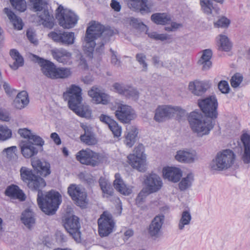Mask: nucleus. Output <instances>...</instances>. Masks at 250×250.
I'll list each match as a JSON object with an SVG mask.
<instances>
[{
    "mask_svg": "<svg viewBox=\"0 0 250 250\" xmlns=\"http://www.w3.org/2000/svg\"><path fill=\"white\" fill-rule=\"evenodd\" d=\"M198 105L205 114L199 111H192L188 117V120L192 131L198 137L208 135L215 125V119L218 113V102L214 96L198 101Z\"/></svg>",
    "mask_w": 250,
    "mask_h": 250,
    "instance_id": "f257e3e1",
    "label": "nucleus"
},
{
    "mask_svg": "<svg viewBox=\"0 0 250 250\" xmlns=\"http://www.w3.org/2000/svg\"><path fill=\"white\" fill-rule=\"evenodd\" d=\"M113 31L105 28L104 26L96 21L91 22L87 27L83 45L84 53L90 58L93 57L94 48L97 45L96 52L100 53L104 50V45Z\"/></svg>",
    "mask_w": 250,
    "mask_h": 250,
    "instance_id": "f03ea898",
    "label": "nucleus"
},
{
    "mask_svg": "<svg viewBox=\"0 0 250 250\" xmlns=\"http://www.w3.org/2000/svg\"><path fill=\"white\" fill-rule=\"evenodd\" d=\"M28 187L32 190H38L37 201L40 208L45 214L50 215L55 213L61 203V196L58 192L51 190L43 198V194L40 188L46 186V183L42 178L35 176L28 182Z\"/></svg>",
    "mask_w": 250,
    "mask_h": 250,
    "instance_id": "7ed1b4c3",
    "label": "nucleus"
},
{
    "mask_svg": "<svg viewBox=\"0 0 250 250\" xmlns=\"http://www.w3.org/2000/svg\"><path fill=\"white\" fill-rule=\"evenodd\" d=\"M236 154L230 149H226L217 153L209 164L211 170L223 171L231 167L234 164Z\"/></svg>",
    "mask_w": 250,
    "mask_h": 250,
    "instance_id": "20e7f679",
    "label": "nucleus"
},
{
    "mask_svg": "<svg viewBox=\"0 0 250 250\" xmlns=\"http://www.w3.org/2000/svg\"><path fill=\"white\" fill-rule=\"evenodd\" d=\"M63 98L68 101L69 108L81 117H84L85 111L81 107L82 101V89L76 85H71L63 93Z\"/></svg>",
    "mask_w": 250,
    "mask_h": 250,
    "instance_id": "39448f33",
    "label": "nucleus"
},
{
    "mask_svg": "<svg viewBox=\"0 0 250 250\" xmlns=\"http://www.w3.org/2000/svg\"><path fill=\"white\" fill-rule=\"evenodd\" d=\"M185 110L178 106L162 104L157 106L155 110L154 120L158 123H163L176 116H182Z\"/></svg>",
    "mask_w": 250,
    "mask_h": 250,
    "instance_id": "423d86ee",
    "label": "nucleus"
},
{
    "mask_svg": "<svg viewBox=\"0 0 250 250\" xmlns=\"http://www.w3.org/2000/svg\"><path fill=\"white\" fill-rule=\"evenodd\" d=\"M32 8L35 11H38L39 22L44 27L51 29L54 25V19L47 9L45 0H30Z\"/></svg>",
    "mask_w": 250,
    "mask_h": 250,
    "instance_id": "0eeeda50",
    "label": "nucleus"
},
{
    "mask_svg": "<svg viewBox=\"0 0 250 250\" xmlns=\"http://www.w3.org/2000/svg\"><path fill=\"white\" fill-rule=\"evenodd\" d=\"M56 16L60 26L66 29L74 27L79 19L74 12L69 9L63 8L61 5L57 8Z\"/></svg>",
    "mask_w": 250,
    "mask_h": 250,
    "instance_id": "6e6552de",
    "label": "nucleus"
},
{
    "mask_svg": "<svg viewBox=\"0 0 250 250\" xmlns=\"http://www.w3.org/2000/svg\"><path fill=\"white\" fill-rule=\"evenodd\" d=\"M144 151V146L139 144L134 148L133 153L127 156L129 164L139 171H144L146 169V160Z\"/></svg>",
    "mask_w": 250,
    "mask_h": 250,
    "instance_id": "1a4fd4ad",
    "label": "nucleus"
},
{
    "mask_svg": "<svg viewBox=\"0 0 250 250\" xmlns=\"http://www.w3.org/2000/svg\"><path fill=\"white\" fill-rule=\"evenodd\" d=\"M98 231L101 237L108 236L113 231L115 223L112 215L107 212H104L98 220Z\"/></svg>",
    "mask_w": 250,
    "mask_h": 250,
    "instance_id": "9d476101",
    "label": "nucleus"
},
{
    "mask_svg": "<svg viewBox=\"0 0 250 250\" xmlns=\"http://www.w3.org/2000/svg\"><path fill=\"white\" fill-rule=\"evenodd\" d=\"M76 158L81 164L92 166L98 165L102 160L100 154L89 149L79 151L76 154Z\"/></svg>",
    "mask_w": 250,
    "mask_h": 250,
    "instance_id": "9b49d317",
    "label": "nucleus"
},
{
    "mask_svg": "<svg viewBox=\"0 0 250 250\" xmlns=\"http://www.w3.org/2000/svg\"><path fill=\"white\" fill-rule=\"evenodd\" d=\"M115 114L116 118L123 123H128L136 117L135 111L131 106L122 103L116 104Z\"/></svg>",
    "mask_w": 250,
    "mask_h": 250,
    "instance_id": "f8f14e48",
    "label": "nucleus"
},
{
    "mask_svg": "<svg viewBox=\"0 0 250 250\" xmlns=\"http://www.w3.org/2000/svg\"><path fill=\"white\" fill-rule=\"evenodd\" d=\"M68 193L76 204L83 208L86 203V193L83 188L75 184H71L68 188Z\"/></svg>",
    "mask_w": 250,
    "mask_h": 250,
    "instance_id": "ddd939ff",
    "label": "nucleus"
},
{
    "mask_svg": "<svg viewBox=\"0 0 250 250\" xmlns=\"http://www.w3.org/2000/svg\"><path fill=\"white\" fill-rule=\"evenodd\" d=\"M145 189L147 193H153L159 191L163 186L161 178L157 174L151 173L146 176L144 180Z\"/></svg>",
    "mask_w": 250,
    "mask_h": 250,
    "instance_id": "4468645a",
    "label": "nucleus"
},
{
    "mask_svg": "<svg viewBox=\"0 0 250 250\" xmlns=\"http://www.w3.org/2000/svg\"><path fill=\"white\" fill-rule=\"evenodd\" d=\"M64 227L76 242L81 241L80 224L78 217L72 216L66 218L64 223Z\"/></svg>",
    "mask_w": 250,
    "mask_h": 250,
    "instance_id": "2eb2a0df",
    "label": "nucleus"
},
{
    "mask_svg": "<svg viewBox=\"0 0 250 250\" xmlns=\"http://www.w3.org/2000/svg\"><path fill=\"white\" fill-rule=\"evenodd\" d=\"M88 96L91 98L92 102L96 104H107L110 101V96L104 92L98 86H93L88 91Z\"/></svg>",
    "mask_w": 250,
    "mask_h": 250,
    "instance_id": "dca6fc26",
    "label": "nucleus"
},
{
    "mask_svg": "<svg viewBox=\"0 0 250 250\" xmlns=\"http://www.w3.org/2000/svg\"><path fill=\"white\" fill-rule=\"evenodd\" d=\"M164 216H156L150 223L148 233L150 236L154 239L160 237L162 235V227L164 223Z\"/></svg>",
    "mask_w": 250,
    "mask_h": 250,
    "instance_id": "f3484780",
    "label": "nucleus"
},
{
    "mask_svg": "<svg viewBox=\"0 0 250 250\" xmlns=\"http://www.w3.org/2000/svg\"><path fill=\"white\" fill-rule=\"evenodd\" d=\"M196 152L193 150L182 149L176 152L175 155L176 160L181 163H193L198 160Z\"/></svg>",
    "mask_w": 250,
    "mask_h": 250,
    "instance_id": "a211bd4d",
    "label": "nucleus"
},
{
    "mask_svg": "<svg viewBox=\"0 0 250 250\" xmlns=\"http://www.w3.org/2000/svg\"><path fill=\"white\" fill-rule=\"evenodd\" d=\"M210 86L209 81L195 80L189 82L188 90L194 95L199 96L205 93Z\"/></svg>",
    "mask_w": 250,
    "mask_h": 250,
    "instance_id": "6ab92c4d",
    "label": "nucleus"
},
{
    "mask_svg": "<svg viewBox=\"0 0 250 250\" xmlns=\"http://www.w3.org/2000/svg\"><path fill=\"white\" fill-rule=\"evenodd\" d=\"M163 176L165 179L173 183L179 182L182 176V171L178 167H167L163 168Z\"/></svg>",
    "mask_w": 250,
    "mask_h": 250,
    "instance_id": "aec40b11",
    "label": "nucleus"
},
{
    "mask_svg": "<svg viewBox=\"0 0 250 250\" xmlns=\"http://www.w3.org/2000/svg\"><path fill=\"white\" fill-rule=\"evenodd\" d=\"M34 57L37 58V62L42 67V71L43 74L48 78L55 79L57 67L52 62L44 60L41 58L34 56Z\"/></svg>",
    "mask_w": 250,
    "mask_h": 250,
    "instance_id": "412c9836",
    "label": "nucleus"
},
{
    "mask_svg": "<svg viewBox=\"0 0 250 250\" xmlns=\"http://www.w3.org/2000/svg\"><path fill=\"white\" fill-rule=\"evenodd\" d=\"M128 7L141 14H145L151 12L150 6L145 0H126Z\"/></svg>",
    "mask_w": 250,
    "mask_h": 250,
    "instance_id": "4be33fe9",
    "label": "nucleus"
},
{
    "mask_svg": "<svg viewBox=\"0 0 250 250\" xmlns=\"http://www.w3.org/2000/svg\"><path fill=\"white\" fill-rule=\"evenodd\" d=\"M51 54L57 62L67 64L69 63L72 58L70 52L63 48H55L51 50Z\"/></svg>",
    "mask_w": 250,
    "mask_h": 250,
    "instance_id": "5701e85b",
    "label": "nucleus"
},
{
    "mask_svg": "<svg viewBox=\"0 0 250 250\" xmlns=\"http://www.w3.org/2000/svg\"><path fill=\"white\" fill-rule=\"evenodd\" d=\"M115 178L113 184L115 188L124 195H130L132 192V187L126 185L119 173L115 175Z\"/></svg>",
    "mask_w": 250,
    "mask_h": 250,
    "instance_id": "b1692460",
    "label": "nucleus"
},
{
    "mask_svg": "<svg viewBox=\"0 0 250 250\" xmlns=\"http://www.w3.org/2000/svg\"><path fill=\"white\" fill-rule=\"evenodd\" d=\"M31 164L34 169L42 176H46L50 173V164L45 161L34 158L32 159Z\"/></svg>",
    "mask_w": 250,
    "mask_h": 250,
    "instance_id": "393cba45",
    "label": "nucleus"
},
{
    "mask_svg": "<svg viewBox=\"0 0 250 250\" xmlns=\"http://www.w3.org/2000/svg\"><path fill=\"white\" fill-rule=\"evenodd\" d=\"M138 134V130L135 126L128 125L126 128L124 140L125 144L128 147H131L135 143Z\"/></svg>",
    "mask_w": 250,
    "mask_h": 250,
    "instance_id": "a878e982",
    "label": "nucleus"
},
{
    "mask_svg": "<svg viewBox=\"0 0 250 250\" xmlns=\"http://www.w3.org/2000/svg\"><path fill=\"white\" fill-rule=\"evenodd\" d=\"M20 147L22 155L26 158H29L38 153V149L34 144L29 141H23L21 143Z\"/></svg>",
    "mask_w": 250,
    "mask_h": 250,
    "instance_id": "bb28decb",
    "label": "nucleus"
},
{
    "mask_svg": "<svg viewBox=\"0 0 250 250\" xmlns=\"http://www.w3.org/2000/svg\"><path fill=\"white\" fill-rule=\"evenodd\" d=\"M5 194L12 199H18L20 201H24L26 198L22 190L18 186L14 185L8 186L5 190Z\"/></svg>",
    "mask_w": 250,
    "mask_h": 250,
    "instance_id": "cd10ccee",
    "label": "nucleus"
},
{
    "mask_svg": "<svg viewBox=\"0 0 250 250\" xmlns=\"http://www.w3.org/2000/svg\"><path fill=\"white\" fill-rule=\"evenodd\" d=\"M212 56V52L211 49H207L202 51V55L197 63L198 65L202 66L203 70H207L211 67Z\"/></svg>",
    "mask_w": 250,
    "mask_h": 250,
    "instance_id": "c85d7f7f",
    "label": "nucleus"
},
{
    "mask_svg": "<svg viewBox=\"0 0 250 250\" xmlns=\"http://www.w3.org/2000/svg\"><path fill=\"white\" fill-rule=\"evenodd\" d=\"M241 140L243 144L244 150L242 155V160L245 164L250 163V135L245 133L241 136Z\"/></svg>",
    "mask_w": 250,
    "mask_h": 250,
    "instance_id": "c756f323",
    "label": "nucleus"
},
{
    "mask_svg": "<svg viewBox=\"0 0 250 250\" xmlns=\"http://www.w3.org/2000/svg\"><path fill=\"white\" fill-rule=\"evenodd\" d=\"M28 94L25 91L19 93L13 101V106L18 109L24 108L29 104Z\"/></svg>",
    "mask_w": 250,
    "mask_h": 250,
    "instance_id": "7c9ffc66",
    "label": "nucleus"
},
{
    "mask_svg": "<svg viewBox=\"0 0 250 250\" xmlns=\"http://www.w3.org/2000/svg\"><path fill=\"white\" fill-rule=\"evenodd\" d=\"M216 40L218 50L228 52L231 49L232 44L227 36L220 34L216 37Z\"/></svg>",
    "mask_w": 250,
    "mask_h": 250,
    "instance_id": "2f4dec72",
    "label": "nucleus"
},
{
    "mask_svg": "<svg viewBox=\"0 0 250 250\" xmlns=\"http://www.w3.org/2000/svg\"><path fill=\"white\" fill-rule=\"evenodd\" d=\"M82 128L84 130V133L80 137L81 141L88 145H95L97 143L91 128L85 125H83Z\"/></svg>",
    "mask_w": 250,
    "mask_h": 250,
    "instance_id": "473e14b6",
    "label": "nucleus"
},
{
    "mask_svg": "<svg viewBox=\"0 0 250 250\" xmlns=\"http://www.w3.org/2000/svg\"><path fill=\"white\" fill-rule=\"evenodd\" d=\"M191 219V214L189 209H186L183 211L178 222V229L180 230H184L186 227L190 225Z\"/></svg>",
    "mask_w": 250,
    "mask_h": 250,
    "instance_id": "72a5a7b5",
    "label": "nucleus"
},
{
    "mask_svg": "<svg viewBox=\"0 0 250 250\" xmlns=\"http://www.w3.org/2000/svg\"><path fill=\"white\" fill-rule=\"evenodd\" d=\"M4 11L12 23L14 28L19 30L22 29L23 24L21 19L17 16L10 9L5 8Z\"/></svg>",
    "mask_w": 250,
    "mask_h": 250,
    "instance_id": "f704fd0d",
    "label": "nucleus"
},
{
    "mask_svg": "<svg viewBox=\"0 0 250 250\" xmlns=\"http://www.w3.org/2000/svg\"><path fill=\"white\" fill-rule=\"evenodd\" d=\"M10 55L14 60L13 64H10V67L13 70L17 69L19 67L23 64V59L16 49H13L10 51Z\"/></svg>",
    "mask_w": 250,
    "mask_h": 250,
    "instance_id": "c9c22d12",
    "label": "nucleus"
},
{
    "mask_svg": "<svg viewBox=\"0 0 250 250\" xmlns=\"http://www.w3.org/2000/svg\"><path fill=\"white\" fill-rule=\"evenodd\" d=\"M21 220L25 226L30 229L35 223L33 212L29 209L25 210L21 214Z\"/></svg>",
    "mask_w": 250,
    "mask_h": 250,
    "instance_id": "e433bc0d",
    "label": "nucleus"
},
{
    "mask_svg": "<svg viewBox=\"0 0 250 250\" xmlns=\"http://www.w3.org/2000/svg\"><path fill=\"white\" fill-rule=\"evenodd\" d=\"M99 184L104 197L108 198L112 195L113 189L111 187L110 183L107 180L101 177L99 180Z\"/></svg>",
    "mask_w": 250,
    "mask_h": 250,
    "instance_id": "4c0bfd02",
    "label": "nucleus"
},
{
    "mask_svg": "<svg viewBox=\"0 0 250 250\" xmlns=\"http://www.w3.org/2000/svg\"><path fill=\"white\" fill-rule=\"evenodd\" d=\"M194 181V176L192 173H188L186 176L183 177L180 181L178 186L181 191H185L192 185Z\"/></svg>",
    "mask_w": 250,
    "mask_h": 250,
    "instance_id": "58836bf2",
    "label": "nucleus"
},
{
    "mask_svg": "<svg viewBox=\"0 0 250 250\" xmlns=\"http://www.w3.org/2000/svg\"><path fill=\"white\" fill-rule=\"evenodd\" d=\"M151 20L157 24L165 25L170 23V16L166 13H155L151 17Z\"/></svg>",
    "mask_w": 250,
    "mask_h": 250,
    "instance_id": "ea45409f",
    "label": "nucleus"
},
{
    "mask_svg": "<svg viewBox=\"0 0 250 250\" xmlns=\"http://www.w3.org/2000/svg\"><path fill=\"white\" fill-rule=\"evenodd\" d=\"M200 4L202 11L207 15L212 13L214 9L213 3L209 0H200Z\"/></svg>",
    "mask_w": 250,
    "mask_h": 250,
    "instance_id": "a19ab883",
    "label": "nucleus"
},
{
    "mask_svg": "<svg viewBox=\"0 0 250 250\" xmlns=\"http://www.w3.org/2000/svg\"><path fill=\"white\" fill-rule=\"evenodd\" d=\"M62 38L61 43L66 45L72 44L75 40L74 33L71 32L63 31Z\"/></svg>",
    "mask_w": 250,
    "mask_h": 250,
    "instance_id": "79ce46f5",
    "label": "nucleus"
},
{
    "mask_svg": "<svg viewBox=\"0 0 250 250\" xmlns=\"http://www.w3.org/2000/svg\"><path fill=\"white\" fill-rule=\"evenodd\" d=\"M21 176L22 180L27 184L28 182L31 181L35 175L32 173L31 170L25 167H22L21 168Z\"/></svg>",
    "mask_w": 250,
    "mask_h": 250,
    "instance_id": "37998d69",
    "label": "nucleus"
},
{
    "mask_svg": "<svg viewBox=\"0 0 250 250\" xmlns=\"http://www.w3.org/2000/svg\"><path fill=\"white\" fill-rule=\"evenodd\" d=\"M71 74L69 68L65 67H57L55 79H64L68 77Z\"/></svg>",
    "mask_w": 250,
    "mask_h": 250,
    "instance_id": "c03bdc74",
    "label": "nucleus"
},
{
    "mask_svg": "<svg viewBox=\"0 0 250 250\" xmlns=\"http://www.w3.org/2000/svg\"><path fill=\"white\" fill-rule=\"evenodd\" d=\"M113 88L117 93L125 96V95H128L127 90H129V85H125L118 83H115L113 85Z\"/></svg>",
    "mask_w": 250,
    "mask_h": 250,
    "instance_id": "a18cd8bd",
    "label": "nucleus"
},
{
    "mask_svg": "<svg viewBox=\"0 0 250 250\" xmlns=\"http://www.w3.org/2000/svg\"><path fill=\"white\" fill-rule=\"evenodd\" d=\"M12 136L11 130L7 126L0 125V140L5 141L10 138Z\"/></svg>",
    "mask_w": 250,
    "mask_h": 250,
    "instance_id": "49530a36",
    "label": "nucleus"
},
{
    "mask_svg": "<svg viewBox=\"0 0 250 250\" xmlns=\"http://www.w3.org/2000/svg\"><path fill=\"white\" fill-rule=\"evenodd\" d=\"M10 3L16 10L23 12L26 9V2L24 0H10Z\"/></svg>",
    "mask_w": 250,
    "mask_h": 250,
    "instance_id": "de8ad7c7",
    "label": "nucleus"
},
{
    "mask_svg": "<svg viewBox=\"0 0 250 250\" xmlns=\"http://www.w3.org/2000/svg\"><path fill=\"white\" fill-rule=\"evenodd\" d=\"M148 36L155 40L165 41L170 39V36L167 34H159L156 32H150L147 33Z\"/></svg>",
    "mask_w": 250,
    "mask_h": 250,
    "instance_id": "09e8293b",
    "label": "nucleus"
},
{
    "mask_svg": "<svg viewBox=\"0 0 250 250\" xmlns=\"http://www.w3.org/2000/svg\"><path fill=\"white\" fill-rule=\"evenodd\" d=\"M242 75L240 73H236L230 79V84L232 87L236 88L238 87L243 81Z\"/></svg>",
    "mask_w": 250,
    "mask_h": 250,
    "instance_id": "8fccbe9b",
    "label": "nucleus"
},
{
    "mask_svg": "<svg viewBox=\"0 0 250 250\" xmlns=\"http://www.w3.org/2000/svg\"><path fill=\"white\" fill-rule=\"evenodd\" d=\"M114 137H119L122 134V127L115 121L109 127Z\"/></svg>",
    "mask_w": 250,
    "mask_h": 250,
    "instance_id": "3c124183",
    "label": "nucleus"
},
{
    "mask_svg": "<svg viewBox=\"0 0 250 250\" xmlns=\"http://www.w3.org/2000/svg\"><path fill=\"white\" fill-rule=\"evenodd\" d=\"M149 194L150 193H147V191H146V190L145 188L143 189L139 192L136 199V204L139 207L141 206L143 203L144 202L146 196Z\"/></svg>",
    "mask_w": 250,
    "mask_h": 250,
    "instance_id": "603ef678",
    "label": "nucleus"
},
{
    "mask_svg": "<svg viewBox=\"0 0 250 250\" xmlns=\"http://www.w3.org/2000/svg\"><path fill=\"white\" fill-rule=\"evenodd\" d=\"M62 32V31H52L48 34V36L54 42L61 43Z\"/></svg>",
    "mask_w": 250,
    "mask_h": 250,
    "instance_id": "864d4df0",
    "label": "nucleus"
},
{
    "mask_svg": "<svg viewBox=\"0 0 250 250\" xmlns=\"http://www.w3.org/2000/svg\"><path fill=\"white\" fill-rule=\"evenodd\" d=\"M218 87L222 93L227 94L229 92L230 87L228 82L226 81H221L218 83Z\"/></svg>",
    "mask_w": 250,
    "mask_h": 250,
    "instance_id": "5fc2aeb1",
    "label": "nucleus"
},
{
    "mask_svg": "<svg viewBox=\"0 0 250 250\" xmlns=\"http://www.w3.org/2000/svg\"><path fill=\"white\" fill-rule=\"evenodd\" d=\"M230 24V21L225 17L219 19L214 23V26L217 27H227Z\"/></svg>",
    "mask_w": 250,
    "mask_h": 250,
    "instance_id": "6e6d98bb",
    "label": "nucleus"
},
{
    "mask_svg": "<svg viewBox=\"0 0 250 250\" xmlns=\"http://www.w3.org/2000/svg\"><path fill=\"white\" fill-rule=\"evenodd\" d=\"M31 130H29L26 128H21L18 130V133L22 137L28 139L29 140L31 137V136L33 134Z\"/></svg>",
    "mask_w": 250,
    "mask_h": 250,
    "instance_id": "4d7b16f0",
    "label": "nucleus"
},
{
    "mask_svg": "<svg viewBox=\"0 0 250 250\" xmlns=\"http://www.w3.org/2000/svg\"><path fill=\"white\" fill-rule=\"evenodd\" d=\"M29 140H32L34 142V146L37 145L42 146L44 144L43 140L40 136L37 135L35 132L33 133Z\"/></svg>",
    "mask_w": 250,
    "mask_h": 250,
    "instance_id": "13d9d810",
    "label": "nucleus"
},
{
    "mask_svg": "<svg viewBox=\"0 0 250 250\" xmlns=\"http://www.w3.org/2000/svg\"><path fill=\"white\" fill-rule=\"evenodd\" d=\"M136 59L139 63L142 65L143 70L146 71L147 69V64L146 62V57L144 54L140 53L136 55Z\"/></svg>",
    "mask_w": 250,
    "mask_h": 250,
    "instance_id": "bf43d9fd",
    "label": "nucleus"
},
{
    "mask_svg": "<svg viewBox=\"0 0 250 250\" xmlns=\"http://www.w3.org/2000/svg\"><path fill=\"white\" fill-rule=\"evenodd\" d=\"M128 95L125 96L128 98H131L133 100H137L139 98V93L136 89L129 86V90H127Z\"/></svg>",
    "mask_w": 250,
    "mask_h": 250,
    "instance_id": "052dcab7",
    "label": "nucleus"
},
{
    "mask_svg": "<svg viewBox=\"0 0 250 250\" xmlns=\"http://www.w3.org/2000/svg\"><path fill=\"white\" fill-rule=\"evenodd\" d=\"M11 119L10 113L5 109L0 107V120L9 122Z\"/></svg>",
    "mask_w": 250,
    "mask_h": 250,
    "instance_id": "680f3d73",
    "label": "nucleus"
},
{
    "mask_svg": "<svg viewBox=\"0 0 250 250\" xmlns=\"http://www.w3.org/2000/svg\"><path fill=\"white\" fill-rule=\"evenodd\" d=\"M167 24H170V26L167 25L165 27V30L167 31H175L176 30L181 28L182 26L181 23H177L176 22H172L171 21H170V23Z\"/></svg>",
    "mask_w": 250,
    "mask_h": 250,
    "instance_id": "e2e57ef3",
    "label": "nucleus"
},
{
    "mask_svg": "<svg viewBox=\"0 0 250 250\" xmlns=\"http://www.w3.org/2000/svg\"><path fill=\"white\" fill-rule=\"evenodd\" d=\"M26 36L31 42L34 44L37 43L38 41L36 38L35 32L33 30L31 29H28L26 32Z\"/></svg>",
    "mask_w": 250,
    "mask_h": 250,
    "instance_id": "0e129e2a",
    "label": "nucleus"
},
{
    "mask_svg": "<svg viewBox=\"0 0 250 250\" xmlns=\"http://www.w3.org/2000/svg\"><path fill=\"white\" fill-rule=\"evenodd\" d=\"M16 150L17 147L16 146H12L5 148L3 151L6 153L7 157L10 159L15 154Z\"/></svg>",
    "mask_w": 250,
    "mask_h": 250,
    "instance_id": "69168bd1",
    "label": "nucleus"
},
{
    "mask_svg": "<svg viewBox=\"0 0 250 250\" xmlns=\"http://www.w3.org/2000/svg\"><path fill=\"white\" fill-rule=\"evenodd\" d=\"M100 120L108 125V127L112 124L113 123L115 122V121L111 118L109 116L104 115V114H102L100 116Z\"/></svg>",
    "mask_w": 250,
    "mask_h": 250,
    "instance_id": "338daca9",
    "label": "nucleus"
},
{
    "mask_svg": "<svg viewBox=\"0 0 250 250\" xmlns=\"http://www.w3.org/2000/svg\"><path fill=\"white\" fill-rule=\"evenodd\" d=\"M110 51L111 52V62L112 64L116 66H119L120 64V61L118 59L116 52L110 49Z\"/></svg>",
    "mask_w": 250,
    "mask_h": 250,
    "instance_id": "774afa93",
    "label": "nucleus"
}]
</instances>
